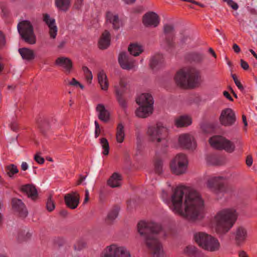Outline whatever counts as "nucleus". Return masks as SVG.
<instances>
[{
	"mask_svg": "<svg viewBox=\"0 0 257 257\" xmlns=\"http://www.w3.org/2000/svg\"><path fill=\"white\" fill-rule=\"evenodd\" d=\"M125 137L124 125L120 123L118 124L116 130V140L118 143H122Z\"/></svg>",
	"mask_w": 257,
	"mask_h": 257,
	"instance_id": "obj_33",
	"label": "nucleus"
},
{
	"mask_svg": "<svg viewBox=\"0 0 257 257\" xmlns=\"http://www.w3.org/2000/svg\"><path fill=\"white\" fill-rule=\"evenodd\" d=\"M86 245V243L84 240H80L78 241L74 245V249L75 250H79L84 247Z\"/></svg>",
	"mask_w": 257,
	"mask_h": 257,
	"instance_id": "obj_43",
	"label": "nucleus"
},
{
	"mask_svg": "<svg viewBox=\"0 0 257 257\" xmlns=\"http://www.w3.org/2000/svg\"><path fill=\"white\" fill-rule=\"evenodd\" d=\"M118 210L117 209L111 210L108 213L106 221L107 222H112L118 216Z\"/></svg>",
	"mask_w": 257,
	"mask_h": 257,
	"instance_id": "obj_37",
	"label": "nucleus"
},
{
	"mask_svg": "<svg viewBox=\"0 0 257 257\" xmlns=\"http://www.w3.org/2000/svg\"><path fill=\"white\" fill-rule=\"evenodd\" d=\"M107 184L111 188L119 187L122 184V176L117 173H114L108 179Z\"/></svg>",
	"mask_w": 257,
	"mask_h": 257,
	"instance_id": "obj_27",
	"label": "nucleus"
},
{
	"mask_svg": "<svg viewBox=\"0 0 257 257\" xmlns=\"http://www.w3.org/2000/svg\"><path fill=\"white\" fill-rule=\"evenodd\" d=\"M188 166L187 156L182 153L177 154L171 161L170 168L175 175H180L185 173Z\"/></svg>",
	"mask_w": 257,
	"mask_h": 257,
	"instance_id": "obj_7",
	"label": "nucleus"
},
{
	"mask_svg": "<svg viewBox=\"0 0 257 257\" xmlns=\"http://www.w3.org/2000/svg\"><path fill=\"white\" fill-rule=\"evenodd\" d=\"M9 126L12 130L14 131H16L18 127V124L16 121L15 120H12L9 124Z\"/></svg>",
	"mask_w": 257,
	"mask_h": 257,
	"instance_id": "obj_48",
	"label": "nucleus"
},
{
	"mask_svg": "<svg viewBox=\"0 0 257 257\" xmlns=\"http://www.w3.org/2000/svg\"><path fill=\"white\" fill-rule=\"evenodd\" d=\"M100 143L103 150L102 154L104 155H107L109 151V146L107 140L105 138H102Z\"/></svg>",
	"mask_w": 257,
	"mask_h": 257,
	"instance_id": "obj_39",
	"label": "nucleus"
},
{
	"mask_svg": "<svg viewBox=\"0 0 257 257\" xmlns=\"http://www.w3.org/2000/svg\"><path fill=\"white\" fill-rule=\"evenodd\" d=\"M69 85L76 87H80L81 89H84V86L80 83L75 78H72V80L69 82Z\"/></svg>",
	"mask_w": 257,
	"mask_h": 257,
	"instance_id": "obj_44",
	"label": "nucleus"
},
{
	"mask_svg": "<svg viewBox=\"0 0 257 257\" xmlns=\"http://www.w3.org/2000/svg\"><path fill=\"white\" fill-rule=\"evenodd\" d=\"M110 45V33L107 31H105L102 34L98 42L99 47L104 49L107 48Z\"/></svg>",
	"mask_w": 257,
	"mask_h": 257,
	"instance_id": "obj_32",
	"label": "nucleus"
},
{
	"mask_svg": "<svg viewBox=\"0 0 257 257\" xmlns=\"http://www.w3.org/2000/svg\"><path fill=\"white\" fill-rule=\"evenodd\" d=\"M233 234L235 243L238 245L243 243L247 236V230L243 227L237 228Z\"/></svg>",
	"mask_w": 257,
	"mask_h": 257,
	"instance_id": "obj_20",
	"label": "nucleus"
},
{
	"mask_svg": "<svg viewBox=\"0 0 257 257\" xmlns=\"http://www.w3.org/2000/svg\"><path fill=\"white\" fill-rule=\"evenodd\" d=\"M55 64L62 67L67 73H70L73 68L72 61L68 57H60L55 60Z\"/></svg>",
	"mask_w": 257,
	"mask_h": 257,
	"instance_id": "obj_17",
	"label": "nucleus"
},
{
	"mask_svg": "<svg viewBox=\"0 0 257 257\" xmlns=\"http://www.w3.org/2000/svg\"><path fill=\"white\" fill-rule=\"evenodd\" d=\"M163 30L166 36L167 45L171 46L174 37V27L172 25L166 24L164 26Z\"/></svg>",
	"mask_w": 257,
	"mask_h": 257,
	"instance_id": "obj_28",
	"label": "nucleus"
},
{
	"mask_svg": "<svg viewBox=\"0 0 257 257\" xmlns=\"http://www.w3.org/2000/svg\"><path fill=\"white\" fill-rule=\"evenodd\" d=\"M223 95L226 98H227L229 100L233 101V98L231 97V96L230 95V94L227 91H224L223 92Z\"/></svg>",
	"mask_w": 257,
	"mask_h": 257,
	"instance_id": "obj_56",
	"label": "nucleus"
},
{
	"mask_svg": "<svg viewBox=\"0 0 257 257\" xmlns=\"http://www.w3.org/2000/svg\"><path fill=\"white\" fill-rule=\"evenodd\" d=\"M64 200L68 207L75 209L79 203V195L76 192H72L65 196Z\"/></svg>",
	"mask_w": 257,
	"mask_h": 257,
	"instance_id": "obj_16",
	"label": "nucleus"
},
{
	"mask_svg": "<svg viewBox=\"0 0 257 257\" xmlns=\"http://www.w3.org/2000/svg\"><path fill=\"white\" fill-rule=\"evenodd\" d=\"M43 21L49 27V33L50 37L52 39H55L56 37L58 31L55 19L51 18L48 14H46L44 15Z\"/></svg>",
	"mask_w": 257,
	"mask_h": 257,
	"instance_id": "obj_15",
	"label": "nucleus"
},
{
	"mask_svg": "<svg viewBox=\"0 0 257 257\" xmlns=\"http://www.w3.org/2000/svg\"><path fill=\"white\" fill-rule=\"evenodd\" d=\"M116 99L119 105L123 109L127 107V103L122 97L123 93L128 88V82L127 79L124 77H121L118 84L114 85Z\"/></svg>",
	"mask_w": 257,
	"mask_h": 257,
	"instance_id": "obj_10",
	"label": "nucleus"
},
{
	"mask_svg": "<svg viewBox=\"0 0 257 257\" xmlns=\"http://www.w3.org/2000/svg\"><path fill=\"white\" fill-rule=\"evenodd\" d=\"M253 162L252 158L251 156H248L247 157L246 159V164L248 167H250L252 165Z\"/></svg>",
	"mask_w": 257,
	"mask_h": 257,
	"instance_id": "obj_52",
	"label": "nucleus"
},
{
	"mask_svg": "<svg viewBox=\"0 0 257 257\" xmlns=\"http://www.w3.org/2000/svg\"><path fill=\"white\" fill-rule=\"evenodd\" d=\"M199 70L193 67L185 68L178 71L174 79L178 85L183 88H194L200 80Z\"/></svg>",
	"mask_w": 257,
	"mask_h": 257,
	"instance_id": "obj_4",
	"label": "nucleus"
},
{
	"mask_svg": "<svg viewBox=\"0 0 257 257\" xmlns=\"http://www.w3.org/2000/svg\"><path fill=\"white\" fill-rule=\"evenodd\" d=\"M239 257H248L246 252L243 250L240 251L238 253Z\"/></svg>",
	"mask_w": 257,
	"mask_h": 257,
	"instance_id": "obj_58",
	"label": "nucleus"
},
{
	"mask_svg": "<svg viewBox=\"0 0 257 257\" xmlns=\"http://www.w3.org/2000/svg\"><path fill=\"white\" fill-rule=\"evenodd\" d=\"M100 133V128L95 129V137L97 138Z\"/></svg>",
	"mask_w": 257,
	"mask_h": 257,
	"instance_id": "obj_62",
	"label": "nucleus"
},
{
	"mask_svg": "<svg viewBox=\"0 0 257 257\" xmlns=\"http://www.w3.org/2000/svg\"><path fill=\"white\" fill-rule=\"evenodd\" d=\"M191 123L192 118L187 115L180 116L175 119V124L178 127L187 126Z\"/></svg>",
	"mask_w": 257,
	"mask_h": 257,
	"instance_id": "obj_30",
	"label": "nucleus"
},
{
	"mask_svg": "<svg viewBox=\"0 0 257 257\" xmlns=\"http://www.w3.org/2000/svg\"><path fill=\"white\" fill-rule=\"evenodd\" d=\"M55 5L59 10L66 12L70 7V0H56Z\"/></svg>",
	"mask_w": 257,
	"mask_h": 257,
	"instance_id": "obj_35",
	"label": "nucleus"
},
{
	"mask_svg": "<svg viewBox=\"0 0 257 257\" xmlns=\"http://www.w3.org/2000/svg\"><path fill=\"white\" fill-rule=\"evenodd\" d=\"M167 193L165 191L163 190L162 194V198L164 200V201H165V200L167 199Z\"/></svg>",
	"mask_w": 257,
	"mask_h": 257,
	"instance_id": "obj_60",
	"label": "nucleus"
},
{
	"mask_svg": "<svg viewBox=\"0 0 257 257\" xmlns=\"http://www.w3.org/2000/svg\"><path fill=\"white\" fill-rule=\"evenodd\" d=\"M210 145L216 149L224 150L231 153L234 150V145L229 140L221 136H214L209 140Z\"/></svg>",
	"mask_w": 257,
	"mask_h": 257,
	"instance_id": "obj_9",
	"label": "nucleus"
},
{
	"mask_svg": "<svg viewBox=\"0 0 257 257\" xmlns=\"http://www.w3.org/2000/svg\"><path fill=\"white\" fill-rule=\"evenodd\" d=\"M21 190L32 199H35L37 197V190L34 185L27 184L23 185L21 187Z\"/></svg>",
	"mask_w": 257,
	"mask_h": 257,
	"instance_id": "obj_25",
	"label": "nucleus"
},
{
	"mask_svg": "<svg viewBox=\"0 0 257 257\" xmlns=\"http://www.w3.org/2000/svg\"><path fill=\"white\" fill-rule=\"evenodd\" d=\"M236 120L235 114L231 108H227L222 110L219 117L220 123L224 126L233 125Z\"/></svg>",
	"mask_w": 257,
	"mask_h": 257,
	"instance_id": "obj_12",
	"label": "nucleus"
},
{
	"mask_svg": "<svg viewBox=\"0 0 257 257\" xmlns=\"http://www.w3.org/2000/svg\"><path fill=\"white\" fill-rule=\"evenodd\" d=\"M55 207L54 201L52 200L51 197H50L46 203V208L48 211H52Z\"/></svg>",
	"mask_w": 257,
	"mask_h": 257,
	"instance_id": "obj_41",
	"label": "nucleus"
},
{
	"mask_svg": "<svg viewBox=\"0 0 257 257\" xmlns=\"http://www.w3.org/2000/svg\"><path fill=\"white\" fill-rule=\"evenodd\" d=\"M6 41L5 37L3 35L2 33L0 31V47H2L5 46Z\"/></svg>",
	"mask_w": 257,
	"mask_h": 257,
	"instance_id": "obj_51",
	"label": "nucleus"
},
{
	"mask_svg": "<svg viewBox=\"0 0 257 257\" xmlns=\"http://www.w3.org/2000/svg\"><path fill=\"white\" fill-rule=\"evenodd\" d=\"M18 51L23 60L30 61L35 58V55L34 52L31 49L22 48H20Z\"/></svg>",
	"mask_w": 257,
	"mask_h": 257,
	"instance_id": "obj_31",
	"label": "nucleus"
},
{
	"mask_svg": "<svg viewBox=\"0 0 257 257\" xmlns=\"http://www.w3.org/2000/svg\"><path fill=\"white\" fill-rule=\"evenodd\" d=\"M96 111L97 112L98 118L106 122L109 121L110 118V113L108 110L106 109L103 104H98L96 107Z\"/></svg>",
	"mask_w": 257,
	"mask_h": 257,
	"instance_id": "obj_22",
	"label": "nucleus"
},
{
	"mask_svg": "<svg viewBox=\"0 0 257 257\" xmlns=\"http://www.w3.org/2000/svg\"><path fill=\"white\" fill-rule=\"evenodd\" d=\"M240 65L244 70H247L249 68V65L247 63L242 59L240 60Z\"/></svg>",
	"mask_w": 257,
	"mask_h": 257,
	"instance_id": "obj_50",
	"label": "nucleus"
},
{
	"mask_svg": "<svg viewBox=\"0 0 257 257\" xmlns=\"http://www.w3.org/2000/svg\"><path fill=\"white\" fill-rule=\"evenodd\" d=\"M146 135L148 140L155 144H159L166 140L169 129L161 122L149 124L146 130Z\"/></svg>",
	"mask_w": 257,
	"mask_h": 257,
	"instance_id": "obj_5",
	"label": "nucleus"
},
{
	"mask_svg": "<svg viewBox=\"0 0 257 257\" xmlns=\"http://www.w3.org/2000/svg\"><path fill=\"white\" fill-rule=\"evenodd\" d=\"M6 170L8 175L11 178L13 177L14 175L19 172L17 167L14 164L8 165Z\"/></svg>",
	"mask_w": 257,
	"mask_h": 257,
	"instance_id": "obj_38",
	"label": "nucleus"
},
{
	"mask_svg": "<svg viewBox=\"0 0 257 257\" xmlns=\"http://www.w3.org/2000/svg\"><path fill=\"white\" fill-rule=\"evenodd\" d=\"M204 56L202 55H198L194 58V61L196 62H201L204 59Z\"/></svg>",
	"mask_w": 257,
	"mask_h": 257,
	"instance_id": "obj_53",
	"label": "nucleus"
},
{
	"mask_svg": "<svg viewBox=\"0 0 257 257\" xmlns=\"http://www.w3.org/2000/svg\"><path fill=\"white\" fill-rule=\"evenodd\" d=\"M85 77L87 82L89 83H91L93 78L92 73H89V74H85Z\"/></svg>",
	"mask_w": 257,
	"mask_h": 257,
	"instance_id": "obj_54",
	"label": "nucleus"
},
{
	"mask_svg": "<svg viewBox=\"0 0 257 257\" xmlns=\"http://www.w3.org/2000/svg\"><path fill=\"white\" fill-rule=\"evenodd\" d=\"M98 82L103 91H107L109 86L108 78L103 70H100L97 73Z\"/></svg>",
	"mask_w": 257,
	"mask_h": 257,
	"instance_id": "obj_26",
	"label": "nucleus"
},
{
	"mask_svg": "<svg viewBox=\"0 0 257 257\" xmlns=\"http://www.w3.org/2000/svg\"><path fill=\"white\" fill-rule=\"evenodd\" d=\"M136 102L138 105H153L154 100L152 96L149 93H143L136 98Z\"/></svg>",
	"mask_w": 257,
	"mask_h": 257,
	"instance_id": "obj_29",
	"label": "nucleus"
},
{
	"mask_svg": "<svg viewBox=\"0 0 257 257\" xmlns=\"http://www.w3.org/2000/svg\"><path fill=\"white\" fill-rule=\"evenodd\" d=\"M160 22V18L155 12L147 13L143 16V23L146 27L155 28L159 25Z\"/></svg>",
	"mask_w": 257,
	"mask_h": 257,
	"instance_id": "obj_14",
	"label": "nucleus"
},
{
	"mask_svg": "<svg viewBox=\"0 0 257 257\" xmlns=\"http://www.w3.org/2000/svg\"><path fill=\"white\" fill-rule=\"evenodd\" d=\"M17 29L21 37L26 42L30 44L36 43V36L30 22L23 21L19 23L17 26Z\"/></svg>",
	"mask_w": 257,
	"mask_h": 257,
	"instance_id": "obj_8",
	"label": "nucleus"
},
{
	"mask_svg": "<svg viewBox=\"0 0 257 257\" xmlns=\"http://www.w3.org/2000/svg\"><path fill=\"white\" fill-rule=\"evenodd\" d=\"M232 48L234 51L236 53H239L240 51V49L239 47L236 44H234L233 45Z\"/></svg>",
	"mask_w": 257,
	"mask_h": 257,
	"instance_id": "obj_55",
	"label": "nucleus"
},
{
	"mask_svg": "<svg viewBox=\"0 0 257 257\" xmlns=\"http://www.w3.org/2000/svg\"><path fill=\"white\" fill-rule=\"evenodd\" d=\"M163 62V57L160 55H157L151 58L149 65L154 69L159 67Z\"/></svg>",
	"mask_w": 257,
	"mask_h": 257,
	"instance_id": "obj_34",
	"label": "nucleus"
},
{
	"mask_svg": "<svg viewBox=\"0 0 257 257\" xmlns=\"http://www.w3.org/2000/svg\"><path fill=\"white\" fill-rule=\"evenodd\" d=\"M12 205L13 209L18 212L21 216L25 217L27 215L28 212L21 200L18 198H14L12 200Z\"/></svg>",
	"mask_w": 257,
	"mask_h": 257,
	"instance_id": "obj_21",
	"label": "nucleus"
},
{
	"mask_svg": "<svg viewBox=\"0 0 257 257\" xmlns=\"http://www.w3.org/2000/svg\"><path fill=\"white\" fill-rule=\"evenodd\" d=\"M237 217L238 214L234 208L222 209L212 218V227L218 234H224L232 227Z\"/></svg>",
	"mask_w": 257,
	"mask_h": 257,
	"instance_id": "obj_3",
	"label": "nucleus"
},
{
	"mask_svg": "<svg viewBox=\"0 0 257 257\" xmlns=\"http://www.w3.org/2000/svg\"><path fill=\"white\" fill-rule=\"evenodd\" d=\"M220 247V244L218 240L210 235L204 249L209 251H216L218 250Z\"/></svg>",
	"mask_w": 257,
	"mask_h": 257,
	"instance_id": "obj_24",
	"label": "nucleus"
},
{
	"mask_svg": "<svg viewBox=\"0 0 257 257\" xmlns=\"http://www.w3.org/2000/svg\"><path fill=\"white\" fill-rule=\"evenodd\" d=\"M179 145L182 148L188 150H194L197 146L194 137L189 134H183L178 137Z\"/></svg>",
	"mask_w": 257,
	"mask_h": 257,
	"instance_id": "obj_11",
	"label": "nucleus"
},
{
	"mask_svg": "<svg viewBox=\"0 0 257 257\" xmlns=\"http://www.w3.org/2000/svg\"><path fill=\"white\" fill-rule=\"evenodd\" d=\"M35 160L39 164H42L44 162V159L39 154H37L34 156Z\"/></svg>",
	"mask_w": 257,
	"mask_h": 257,
	"instance_id": "obj_47",
	"label": "nucleus"
},
{
	"mask_svg": "<svg viewBox=\"0 0 257 257\" xmlns=\"http://www.w3.org/2000/svg\"><path fill=\"white\" fill-rule=\"evenodd\" d=\"M161 229V225L152 221H141L138 224V231L145 239L153 257L165 256L162 245L157 236Z\"/></svg>",
	"mask_w": 257,
	"mask_h": 257,
	"instance_id": "obj_2",
	"label": "nucleus"
},
{
	"mask_svg": "<svg viewBox=\"0 0 257 257\" xmlns=\"http://www.w3.org/2000/svg\"><path fill=\"white\" fill-rule=\"evenodd\" d=\"M226 2L227 5L230 7L232 9L237 10L238 9V6L237 3L233 2L232 0H223Z\"/></svg>",
	"mask_w": 257,
	"mask_h": 257,
	"instance_id": "obj_45",
	"label": "nucleus"
},
{
	"mask_svg": "<svg viewBox=\"0 0 257 257\" xmlns=\"http://www.w3.org/2000/svg\"><path fill=\"white\" fill-rule=\"evenodd\" d=\"M232 77L234 81L235 85L240 90H243V87L241 84L240 82L237 79L236 76L234 75H232Z\"/></svg>",
	"mask_w": 257,
	"mask_h": 257,
	"instance_id": "obj_46",
	"label": "nucleus"
},
{
	"mask_svg": "<svg viewBox=\"0 0 257 257\" xmlns=\"http://www.w3.org/2000/svg\"><path fill=\"white\" fill-rule=\"evenodd\" d=\"M82 0H77L76 5H77V6H76V8L77 9L82 5Z\"/></svg>",
	"mask_w": 257,
	"mask_h": 257,
	"instance_id": "obj_64",
	"label": "nucleus"
},
{
	"mask_svg": "<svg viewBox=\"0 0 257 257\" xmlns=\"http://www.w3.org/2000/svg\"><path fill=\"white\" fill-rule=\"evenodd\" d=\"M82 70L84 73L85 74H89V73H91V71L88 69V68L86 66H83L82 67Z\"/></svg>",
	"mask_w": 257,
	"mask_h": 257,
	"instance_id": "obj_59",
	"label": "nucleus"
},
{
	"mask_svg": "<svg viewBox=\"0 0 257 257\" xmlns=\"http://www.w3.org/2000/svg\"><path fill=\"white\" fill-rule=\"evenodd\" d=\"M135 111L136 116L140 118H147L151 115L154 110L153 105H139Z\"/></svg>",
	"mask_w": 257,
	"mask_h": 257,
	"instance_id": "obj_18",
	"label": "nucleus"
},
{
	"mask_svg": "<svg viewBox=\"0 0 257 257\" xmlns=\"http://www.w3.org/2000/svg\"><path fill=\"white\" fill-rule=\"evenodd\" d=\"M210 235L204 232H198L194 234V239L195 242L204 249Z\"/></svg>",
	"mask_w": 257,
	"mask_h": 257,
	"instance_id": "obj_23",
	"label": "nucleus"
},
{
	"mask_svg": "<svg viewBox=\"0 0 257 257\" xmlns=\"http://www.w3.org/2000/svg\"><path fill=\"white\" fill-rule=\"evenodd\" d=\"M21 168L23 171L27 170L28 168V164L25 162H23L21 165Z\"/></svg>",
	"mask_w": 257,
	"mask_h": 257,
	"instance_id": "obj_57",
	"label": "nucleus"
},
{
	"mask_svg": "<svg viewBox=\"0 0 257 257\" xmlns=\"http://www.w3.org/2000/svg\"><path fill=\"white\" fill-rule=\"evenodd\" d=\"M155 170L158 173H161L163 172V163L161 160H157L155 163Z\"/></svg>",
	"mask_w": 257,
	"mask_h": 257,
	"instance_id": "obj_40",
	"label": "nucleus"
},
{
	"mask_svg": "<svg viewBox=\"0 0 257 257\" xmlns=\"http://www.w3.org/2000/svg\"><path fill=\"white\" fill-rule=\"evenodd\" d=\"M204 200L200 193L185 186L177 187L171 196V210L187 219L194 220L202 217Z\"/></svg>",
	"mask_w": 257,
	"mask_h": 257,
	"instance_id": "obj_1",
	"label": "nucleus"
},
{
	"mask_svg": "<svg viewBox=\"0 0 257 257\" xmlns=\"http://www.w3.org/2000/svg\"><path fill=\"white\" fill-rule=\"evenodd\" d=\"M125 4L131 5L134 3L136 0H122Z\"/></svg>",
	"mask_w": 257,
	"mask_h": 257,
	"instance_id": "obj_61",
	"label": "nucleus"
},
{
	"mask_svg": "<svg viewBox=\"0 0 257 257\" xmlns=\"http://www.w3.org/2000/svg\"><path fill=\"white\" fill-rule=\"evenodd\" d=\"M128 50L132 55L137 56L143 52V49L141 45L138 44H133L130 45Z\"/></svg>",
	"mask_w": 257,
	"mask_h": 257,
	"instance_id": "obj_36",
	"label": "nucleus"
},
{
	"mask_svg": "<svg viewBox=\"0 0 257 257\" xmlns=\"http://www.w3.org/2000/svg\"><path fill=\"white\" fill-rule=\"evenodd\" d=\"M118 61L120 67L123 69L129 70L137 66L136 61L130 58L125 52H121L119 54Z\"/></svg>",
	"mask_w": 257,
	"mask_h": 257,
	"instance_id": "obj_13",
	"label": "nucleus"
},
{
	"mask_svg": "<svg viewBox=\"0 0 257 257\" xmlns=\"http://www.w3.org/2000/svg\"><path fill=\"white\" fill-rule=\"evenodd\" d=\"M196 249L194 246L188 245L184 249V252L188 255H192L196 252Z\"/></svg>",
	"mask_w": 257,
	"mask_h": 257,
	"instance_id": "obj_42",
	"label": "nucleus"
},
{
	"mask_svg": "<svg viewBox=\"0 0 257 257\" xmlns=\"http://www.w3.org/2000/svg\"><path fill=\"white\" fill-rule=\"evenodd\" d=\"M216 180V178H213L208 180L207 184V187L210 189H213L214 186L213 184Z\"/></svg>",
	"mask_w": 257,
	"mask_h": 257,
	"instance_id": "obj_49",
	"label": "nucleus"
},
{
	"mask_svg": "<svg viewBox=\"0 0 257 257\" xmlns=\"http://www.w3.org/2000/svg\"><path fill=\"white\" fill-rule=\"evenodd\" d=\"M242 121H243L244 126H246L247 125V122L246 121L245 116L244 115H242Z\"/></svg>",
	"mask_w": 257,
	"mask_h": 257,
	"instance_id": "obj_63",
	"label": "nucleus"
},
{
	"mask_svg": "<svg viewBox=\"0 0 257 257\" xmlns=\"http://www.w3.org/2000/svg\"><path fill=\"white\" fill-rule=\"evenodd\" d=\"M100 257H132V255L127 247L113 243L105 247Z\"/></svg>",
	"mask_w": 257,
	"mask_h": 257,
	"instance_id": "obj_6",
	"label": "nucleus"
},
{
	"mask_svg": "<svg viewBox=\"0 0 257 257\" xmlns=\"http://www.w3.org/2000/svg\"><path fill=\"white\" fill-rule=\"evenodd\" d=\"M107 24H111L114 29L117 30L122 26V22L115 13L108 12L106 14Z\"/></svg>",
	"mask_w": 257,
	"mask_h": 257,
	"instance_id": "obj_19",
	"label": "nucleus"
}]
</instances>
